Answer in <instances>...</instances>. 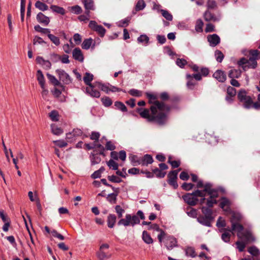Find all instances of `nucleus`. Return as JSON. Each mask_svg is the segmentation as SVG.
Here are the masks:
<instances>
[{"label": "nucleus", "instance_id": "1", "mask_svg": "<svg viewBox=\"0 0 260 260\" xmlns=\"http://www.w3.org/2000/svg\"><path fill=\"white\" fill-rule=\"evenodd\" d=\"M241 214L237 212H232V217L230 218L231 228L233 231H237V236L239 238H244L248 241H254L255 238L250 231L243 232V226L238 223L242 219Z\"/></svg>", "mask_w": 260, "mask_h": 260}, {"label": "nucleus", "instance_id": "2", "mask_svg": "<svg viewBox=\"0 0 260 260\" xmlns=\"http://www.w3.org/2000/svg\"><path fill=\"white\" fill-rule=\"evenodd\" d=\"M137 111L142 118L147 119L149 121H154L159 124H164L168 119V115L165 113L159 112L158 110H156L154 113L151 112V114L149 110L147 109L138 108Z\"/></svg>", "mask_w": 260, "mask_h": 260}, {"label": "nucleus", "instance_id": "3", "mask_svg": "<svg viewBox=\"0 0 260 260\" xmlns=\"http://www.w3.org/2000/svg\"><path fill=\"white\" fill-rule=\"evenodd\" d=\"M147 98L149 99V103L152 104L150 107L151 111L153 113L155 112L156 110H158L159 112H162L169 114L170 111V107L164 103L159 102L157 101V96L151 93L147 92L146 93Z\"/></svg>", "mask_w": 260, "mask_h": 260}, {"label": "nucleus", "instance_id": "4", "mask_svg": "<svg viewBox=\"0 0 260 260\" xmlns=\"http://www.w3.org/2000/svg\"><path fill=\"white\" fill-rule=\"evenodd\" d=\"M140 218L141 219H145L144 214L141 210H139L137 212V215L126 214L124 218H121L119 220L118 225H122L124 226H134L136 224H139L140 222Z\"/></svg>", "mask_w": 260, "mask_h": 260}, {"label": "nucleus", "instance_id": "5", "mask_svg": "<svg viewBox=\"0 0 260 260\" xmlns=\"http://www.w3.org/2000/svg\"><path fill=\"white\" fill-rule=\"evenodd\" d=\"M238 98L239 101L243 103L244 108L249 109L254 107L255 109H260V104L257 102L253 103L251 98L247 95L245 90H241L238 94Z\"/></svg>", "mask_w": 260, "mask_h": 260}, {"label": "nucleus", "instance_id": "6", "mask_svg": "<svg viewBox=\"0 0 260 260\" xmlns=\"http://www.w3.org/2000/svg\"><path fill=\"white\" fill-rule=\"evenodd\" d=\"M205 197V194L202 190H197L191 193H187L182 197L184 201L190 206L197 204L198 199L197 197Z\"/></svg>", "mask_w": 260, "mask_h": 260}, {"label": "nucleus", "instance_id": "7", "mask_svg": "<svg viewBox=\"0 0 260 260\" xmlns=\"http://www.w3.org/2000/svg\"><path fill=\"white\" fill-rule=\"evenodd\" d=\"M55 72L58 75L59 80L61 81L63 84L68 85L72 83V78L69 76V75L64 70L61 69H57L56 70Z\"/></svg>", "mask_w": 260, "mask_h": 260}, {"label": "nucleus", "instance_id": "8", "mask_svg": "<svg viewBox=\"0 0 260 260\" xmlns=\"http://www.w3.org/2000/svg\"><path fill=\"white\" fill-rule=\"evenodd\" d=\"M88 26L92 30L97 32L102 37H104L106 33L105 28L101 25H98L95 21H90Z\"/></svg>", "mask_w": 260, "mask_h": 260}, {"label": "nucleus", "instance_id": "9", "mask_svg": "<svg viewBox=\"0 0 260 260\" xmlns=\"http://www.w3.org/2000/svg\"><path fill=\"white\" fill-rule=\"evenodd\" d=\"M204 191L205 194V196L207 193L210 196V198L215 199L218 197V192L216 189L212 188V185L210 183H207L205 185L204 189L202 190Z\"/></svg>", "mask_w": 260, "mask_h": 260}, {"label": "nucleus", "instance_id": "10", "mask_svg": "<svg viewBox=\"0 0 260 260\" xmlns=\"http://www.w3.org/2000/svg\"><path fill=\"white\" fill-rule=\"evenodd\" d=\"M165 245L168 250H171L173 248L177 247V239L173 236L168 237L165 240Z\"/></svg>", "mask_w": 260, "mask_h": 260}, {"label": "nucleus", "instance_id": "11", "mask_svg": "<svg viewBox=\"0 0 260 260\" xmlns=\"http://www.w3.org/2000/svg\"><path fill=\"white\" fill-rule=\"evenodd\" d=\"M178 171L175 170L170 172L168 174V183L174 188H177L178 184L176 181Z\"/></svg>", "mask_w": 260, "mask_h": 260}, {"label": "nucleus", "instance_id": "12", "mask_svg": "<svg viewBox=\"0 0 260 260\" xmlns=\"http://www.w3.org/2000/svg\"><path fill=\"white\" fill-rule=\"evenodd\" d=\"M94 87H96L95 86L94 83L93 85L88 86L86 87V93L91 97L99 98L101 95L100 92L98 90L95 89Z\"/></svg>", "mask_w": 260, "mask_h": 260}, {"label": "nucleus", "instance_id": "13", "mask_svg": "<svg viewBox=\"0 0 260 260\" xmlns=\"http://www.w3.org/2000/svg\"><path fill=\"white\" fill-rule=\"evenodd\" d=\"M85 10V13L88 14L90 11H94L95 7L93 0H82Z\"/></svg>", "mask_w": 260, "mask_h": 260}, {"label": "nucleus", "instance_id": "14", "mask_svg": "<svg viewBox=\"0 0 260 260\" xmlns=\"http://www.w3.org/2000/svg\"><path fill=\"white\" fill-rule=\"evenodd\" d=\"M207 40L209 42L210 45L212 47L217 46L220 42L219 37L216 34L208 35L207 37Z\"/></svg>", "mask_w": 260, "mask_h": 260}, {"label": "nucleus", "instance_id": "15", "mask_svg": "<svg viewBox=\"0 0 260 260\" xmlns=\"http://www.w3.org/2000/svg\"><path fill=\"white\" fill-rule=\"evenodd\" d=\"M37 21L44 25L47 26L50 22L49 17L45 16L44 14L41 12L39 13L37 15Z\"/></svg>", "mask_w": 260, "mask_h": 260}, {"label": "nucleus", "instance_id": "16", "mask_svg": "<svg viewBox=\"0 0 260 260\" xmlns=\"http://www.w3.org/2000/svg\"><path fill=\"white\" fill-rule=\"evenodd\" d=\"M36 61L38 63L43 66L46 70H49L51 67V62L49 60H45L42 57H37Z\"/></svg>", "mask_w": 260, "mask_h": 260}, {"label": "nucleus", "instance_id": "17", "mask_svg": "<svg viewBox=\"0 0 260 260\" xmlns=\"http://www.w3.org/2000/svg\"><path fill=\"white\" fill-rule=\"evenodd\" d=\"M214 78L219 82H224L226 79V76L224 72L221 70L216 71L213 75Z\"/></svg>", "mask_w": 260, "mask_h": 260}, {"label": "nucleus", "instance_id": "18", "mask_svg": "<svg viewBox=\"0 0 260 260\" xmlns=\"http://www.w3.org/2000/svg\"><path fill=\"white\" fill-rule=\"evenodd\" d=\"M73 57L77 60L82 62L84 60L83 55L79 48H76L73 51Z\"/></svg>", "mask_w": 260, "mask_h": 260}, {"label": "nucleus", "instance_id": "19", "mask_svg": "<svg viewBox=\"0 0 260 260\" xmlns=\"http://www.w3.org/2000/svg\"><path fill=\"white\" fill-rule=\"evenodd\" d=\"M95 86L101 89V90L109 93L110 92V84L109 83L104 84L101 82H94Z\"/></svg>", "mask_w": 260, "mask_h": 260}, {"label": "nucleus", "instance_id": "20", "mask_svg": "<svg viewBox=\"0 0 260 260\" xmlns=\"http://www.w3.org/2000/svg\"><path fill=\"white\" fill-rule=\"evenodd\" d=\"M152 157L149 154H146L144 156L140 157V165L142 166H147L153 162Z\"/></svg>", "mask_w": 260, "mask_h": 260}, {"label": "nucleus", "instance_id": "21", "mask_svg": "<svg viewBox=\"0 0 260 260\" xmlns=\"http://www.w3.org/2000/svg\"><path fill=\"white\" fill-rule=\"evenodd\" d=\"M257 64L256 58H249V59L247 60V64L243 66V69L246 71L249 68L255 69L257 67Z\"/></svg>", "mask_w": 260, "mask_h": 260}, {"label": "nucleus", "instance_id": "22", "mask_svg": "<svg viewBox=\"0 0 260 260\" xmlns=\"http://www.w3.org/2000/svg\"><path fill=\"white\" fill-rule=\"evenodd\" d=\"M96 256L99 260H106L110 258L111 254L104 250H100L96 253Z\"/></svg>", "mask_w": 260, "mask_h": 260}, {"label": "nucleus", "instance_id": "23", "mask_svg": "<svg viewBox=\"0 0 260 260\" xmlns=\"http://www.w3.org/2000/svg\"><path fill=\"white\" fill-rule=\"evenodd\" d=\"M230 201L226 198L223 197L221 199L220 203V207L225 211L228 212L230 211Z\"/></svg>", "mask_w": 260, "mask_h": 260}, {"label": "nucleus", "instance_id": "24", "mask_svg": "<svg viewBox=\"0 0 260 260\" xmlns=\"http://www.w3.org/2000/svg\"><path fill=\"white\" fill-rule=\"evenodd\" d=\"M235 231H233L231 229H225L224 230V233L221 235L222 240L225 242H228L230 240L231 234L232 232L233 234Z\"/></svg>", "mask_w": 260, "mask_h": 260}, {"label": "nucleus", "instance_id": "25", "mask_svg": "<svg viewBox=\"0 0 260 260\" xmlns=\"http://www.w3.org/2000/svg\"><path fill=\"white\" fill-rule=\"evenodd\" d=\"M211 219L210 218L204 216H200L197 218V220L199 223L209 227L211 226Z\"/></svg>", "mask_w": 260, "mask_h": 260}, {"label": "nucleus", "instance_id": "26", "mask_svg": "<svg viewBox=\"0 0 260 260\" xmlns=\"http://www.w3.org/2000/svg\"><path fill=\"white\" fill-rule=\"evenodd\" d=\"M37 78L41 87H43L44 86H45V80L44 76L42 72L40 70L37 71Z\"/></svg>", "mask_w": 260, "mask_h": 260}, {"label": "nucleus", "instance_id": "27", "mask_svg": "<svg viewBox=\"0 0 260 260\" xmlns=\"http://www.w3.org/2000/svg\"><path fill=\"white\" fill-rule=\"evenodd\" d=\"M142 238L143 241L146 244H150L153 242V240L150 234L145 231L143 232Z\"/></svg>", "mask_w": 260, "mask_h": 260}, {"label": "nucleus", "instance_id": "28", "mask_svg": "<svg viewBox=\"0 0 260 260\" xmlns=\"http://www.w3.org/2000/svg\"><path fill=\"white\" fill-rule=\"evenodd\" d=\"M116 220V217L114 214H110L107 217L108 226L110 228H113Z\"/></svg>", "mask_w": 260, "mask_h": 260}, {"label": "nucleus", "instance_id": "29", "mask_svg": "<svg viewBox=\"0 0 260 260\" xmlns=\"http://www.w3.org/2000/svg\"><path fill=\"white\" fill-rule=\"evenodd\" d=\"M51 132L55 135L59 136L63 133V129L55 124L51 125Z\"/></svg>", "mask_w": 260, "mask_h": 260}, {"label": "nucleus", "instance_id": "30", "mask_svg": "<svg viewBox=\"0 0 260 260\" xmlns=\"http://www.w3.org/2000/svg\"><path fill=\"white\" fill-rule=\"evenodd\" d=\"M204 19L206 21H218V19L216 18L211 12L209 11H206L204 14Z\"/></svg>", "mask_w": 260, "mask_h": 260}, {"label": "nucleus", "instance_id": "31", "mask_svg": "<svg viewBox=\"0 0 260 260\" xmlns=\"http://www.w3.org/2000/svg\"><path fill=\"white\" fill-rule=\"evenodd\" d=\"M241 72L239 70L232 69L230 71L229 73V76L232 79L238 78L240 77Z\"/></svg>", "mask_w": 260, "mask_h": 260}, {"label": "nucleus", "instance_id": "32", "mask_svg": "<svg viewBox=\"0 0 260 260\" xmlns=\"http://www.w3.org/2000/svg\"><path fill=\"white\" fill-rule=\"evenodd\" d=\"M93 79V76L92 74L89 73H86L84 77H83V81L86 85L90 86L92 85L91 83V82L92 81Z\"/></svg>", "mask_w": 260, "mask_h": 260}, {"label": "nucleus", "instance_id": "33", "mask_svg": "<svg viewBox=\"0 0 260 260\" xmlns=\"http://www.w3.org/2000/svg\"><path fill=\"white\" fill-rule=\"evenodd\" d=\"M50 9L53 12H55L61 15H64L66 13L65 10L62 8L56 5H51Z\"/></svg>", "mask_w": 260, "mask_h": 260}, {"label": "nucleus", "instance_id": "34", "mask_svg": "<svg viewBox=\"0 0 260 260\" xmlns=\"http://www.w3.org/2000/svg\"><path fill=\"white\" fill-rule=\"evenodd\" d=\"M129 159L134 166L140 165V157L137 155H131L129 156Z\"/></svg>", "mask_w": 260, "mask_h": 260}, {"label": "nucleus", "instance_id": "35", "mask_svg": "<svg viewBox=\"0 0 260 260\" xmlns=\"http://www.w3.org/2000/svg\"><path fill=\"white\" fill-rule=\"evenodd\" d=\"M242 240H243L245 242H241V241H237L236 244L237 245V248L239 250V251L242 252L244 250L245 248L246 243L250 242V241H247L244 238H240Z\"/></svg>", "mask_w": 260, "mask_h": 260}, {"label": "nucleus", "instance_id": "36", "mask_svg": "<svg viewBox=\"0 0 260 260\" xmlns=\"http://www.w3.org/2000/svg\"><path fill=\"white\" fill-rule=\"evenodd\" d=\"M35 7L36 8L42 11H46L48 9V7L47 5L39 1L36 2Z\"/></svg>", "mask_w": 260, "mask_h": 260}, {"label": "nucleus", "instance_id": "37", "mask_svg": "<svg viewBox=\"0 0 260 260\" xmlns=\"http://www.w3.org/2000/svg\"><path fill=\"white\" fill-rule=\"evenodd\" d=\"M93 43V40L91 38L85 39L82 43V48L84 49L87 50L89 49Z\"/></svg>", "mask_w": 260, "mask_h": 260}, {"label": "nucleus", "instance_id": "38", "mask_svg": "<svg viewBox=\"0 0 260 260\" xmlns=\"http://www.w3.org/2000/svg\"><path fill=\"white\" fill-rule=\"evenodd\" d=\"M149 40V37L146 35H142L137 39V41L139 43H142L145 46L148 44Z\"/></svg>", "mask_w": 260, "mask_h": 260}, {"label": "nucleus", "instance_id": "39", "mask_svg": "<svg viewBox=\"0 0 260 260\" xmlns=\"http://www.w3.org/2000/svg\"><path fill=\"white\" fill-rule=\"evenodd\" d=\"M185 254L187 256L194 257L196 256L194 249L191 247H188L185 249Z\"/></svg>", "mask_w": 260, "mask_h": 260}, {"label": "nucleus", "instance_id": "40", "mask_svg": "<svg viewBox=\"0 0 260 260\" xmlns=\"http://www.w3.org/2000/svg\"><path fill=\"white\" fill-rule=\"evenodd\" d=\"M248 251L253 256H258L260 254V251L259 249L255 246L250 247Z\"/></svg>", "mask_w": 260, "mask_h": 260}, {"label": "nucleus", "instance_id": "41", "mask_svg": "<svg viewBox=\"0 0 260 260\" xmlns=\"http://www.w3.org/2000/svg\"><path fill=\"white\" fill-rule=\"evenodd\" d=\"M47 77L50 81V82L52 83L54 85L58 86L60 85V82L56 78V77L52 75L49 73H47Z\"/></svg>", "mask_w": 260, "mask_h": 260}, {"label": "nucleus", "instance_id": "42", "mask_svg": "<svg viewBox=\"0 0 260 260\" xmlns=\"http://www.w3.org/2000/svg\"><path fill=\"white\" fill-rule=\"evenodd\" d=\"M160 12H161L162 16L167 20L172 21L173 20V16L169 11L166 10L161 9L160 10Z\"/></svg>", "mask_w": 260, "mask_h": 260}, {"label": "nucleus", "instance_id": "43", "mask_svg": "<svg viewBox=\"0 0 260 260\" xmlns=\"http://www.w3.org/2000/svg\"><path fill=\"white\" fill-rule=\"evenodd\" d=\"M146 7V4L144 0H139L136 5L135 10L139 11L143 10Z\"/></svg>", "mask_w": 260, "mask_h": 260}, {"label": "nucleus", "instance_id": "44", "mask_svg": "<svg viewBox=\"0 0 260 260\" xmlns=\"http://www.w3.org/2000/svg\"><path fill=\"white\" fill-rule=\"evenodd\" d=\"M204 25V23L203 21L201 19H198L196 22L195 29L198 32H201L203 31V27Z\"/></svg>", "mask_w": 260, "mask_h": 260}, {"label": "nucleus", "instance_id": "45", "mask_svg": "<svg viewBox=\"0 0 260 260\" xmlns=\"http://www.w3.org/2000/svg\"><path fill=\"white\" fill-rule=\"evenodd\" d=\"M186 213L189 216L193 218L196 217L197 216V210L191 207L187 208Z\"/></svg>", "mask_w": 260, "mask_h": 260}, {"label": "nucleus", "instance_id": "46", "mask_svg": "<svg viewBox=\"0 0 260 260\" xmlns=\"http://www.w3.org/2000/svg\"><path fill=\"white\" fill-rule=\"evenodd\" d=\"M153 174L158 178H164L166 175V172H163L158 168H155L152 170Z\"/></svg>", "mask_w": 260, "mask_h": 260}, {"label": "nucleus", "instance_id": "47", "mask_svg": "<svg viewBox=\"0 0 260 260\" xmlns=\"http://www.w3.org/2000/svg\"><path fill=\"white\" fill-rule=\"evenodd\" d=\"M202 211L204 214H205V217L210 218L212 219V211L208 208L203 207L202 208Z\"/></svg>", "mask_w": 260, "mask_h": 260}, {"label": "nucleus", "instance_id": "48", "mask_svg": "<svg viewBox=\"0 0 260 260\" xmlns=\"http://www.w3.org/2000/svg\"><path fill=\"white\" fill-rule=\"evenodd\" d=\"M114 106L117 109L121 110L122 112H126L127 108L124 104L120 102H116L114 104Z\"/></svg>", "mask_w": 260, "mask_h": 260}, {"label": "nucleus", "instance_id": "49", "mask_svg": "<svg viewBox=\"0 0 260 260\" xmlns=\"http://www.w3.org/2000/svg\"><path fill=\"white\" fill-rule=\"evenodd\" d=\"M107 165L110 169L114 170H117L118 168V164L113 159H110L108 161Z\"/></svg>", "mask_w": 260, "mask_h": 260}, {"label": "nucleus", "instance_id": "50", "mask_svg": "<svg viewBox=\"0 0 260 260\" xmlns=\"http://www.w3.org/2000/svg\"><path fill=\"white\" fill-rule=\"evenodd\" d=\"M215 56L216 60L219 62H221L224 58L223 53L218 50L215 52Z\"/></svg>", "mask_w": 260, "mask_h": 260}, {"label": "nucleus", "instance_id": "51", "mask_svg": "<svg viewBox=\"0 0 260 260\" xmlns=\"http://www.w3.org/2000/svg\"><path fill=\"white\" fill-rule=\"evenodd\" d=\"M116 197L117 194L115 193H110L108 195L107 197V200L111 203V204H115L116 202Z\"/></svg>", "mask_w": 260, "mask_h": 260}, {"label": "nucleus", "instance_id": "52", "mask_svg": "<svg viewBox=\"0 0 260 260\" xmlns=\"http://www.w3.org/2000/svg\"><path fill=\"white\" fill-rule=\"evenodd\" d=\"M128 92L131 95L135 96L140 97L142 95V91L136 89H131Z\"/></svg>", "mask_w": 260, "mask_h": 260}, {"label": "nucleus", "instance_id": "53", "mask_svg": "<svg viewBox=\"0 0 260 260\" xmlns=\"http://www.w3.org/2000/svg\"><path fill=\"white\" fill-rule=\"evenodd\" d=\"M48 38L52 42V43H54L56 46H58L60 44L59 39L57 37H56L54 35L51 34L49 35Z\"/></svg>", "mask_w": 260, "mask_h": 260}, {"label": "nucleus", "instance_id": "54", "mask_svg": "<svg viewBox=\"0 0 260 260\" xmlns=\"http://www.w3.org/2000/svg\"><path fill=\"white\" fill-rule=\"evenodd\" d=\"M49 117L52 121H57L58 120V113L56 111H52L49 113Z\"/></svg>", "mask_w": 260, "mask_h": 260}, {"label": "nucleus", "instance_id": "55", "mask_svg": "<svg viewBox=\"0 0 260 260\" xmlns=\"http://www.w3.org/2000/svg\"><path fill=\"white\" fill-rule=\"evenodd\" d=\"M115 209L116 212L117 214L118 217L119 218H121L123 216V214L125 212L124 210L122 209L119 205L116 206Z\"/></svg>", "mask_w": 260, "mask_h": 260}, {"label": "nucleus", "instance_id": "56", "mask_svg": "<svg viewBox=\"0 0 260 260\" xmlns=\"http://www.w3.org/2000/svg\"><path fill=\"white\" fill-rule=\"evenodd\" d=\"M70 43L71 45L68 44H64L63 46V49L64 51V52L67 53H70L71 52L72 49L74 46L71 40H70Z\"/></svg>", "mask_w": 260, "mask_h": 260}, {"label": "nucleus", "instance_id": "57", "mask_svg": "<svg viewBox=\"0 0 260 260\" xmlns=\"http://www.w3.org/2000/svg\"><path fill=\"white\" fill-rule=\"evenodd\" d=\"M102 102L103 105L106 107H109L111 106L112 104L111 100L109 97L107 96L103 98L102 99Z\"/></svg>", "mask_w": 260, "mask_h": 260}, {"label": "nucleus", "instance_id": "58", "mask_svg": "<svg viewBox=\"0 0 260 260\" xmlns=\"http://www.w3.org/2000/svg\"><path fill=\"white\" fill-rule=\"evenodd\" d=\"M71 10L72 11V12L76 14H80L82 11L81 7L78 5H76L72 7Z\"/></svg>", "mask_w": 260, "mask_h": 260}, {"label": "nucleus", "instance_id": "59", "mask_svg": "<svg viewBox=\"0 0 260 260\" xmlns=\"http://www.w3.org/2000/svg\"><path fill=\"white\" fill-rule=\"evenodd\" d=\"M90 18V12H88V14H86L85 15H81L78 17V19L80 21H83L86 22Z\"/></svg>", "mask_w": 260, "mask_h": 260}, {"label": "nucleus", "instance_id": "60", "mask_svg": "<svg viewBox=\"0 0 260 260\" xmlns=\"http://www.w3.org/2000/svg\"><path fill=\"white\" fill-rule=\"evenodd\" d=\"M108 179L111 182H115V183H119L122 181V180L120 178H119L115 175L109 176L108 177Z\"/></svg>", "mask_w": 260, "mask_h": 260}, {"label": "nucleus", "instance_id": "61", "mask_svg": "<svg viewBox=\"0 0 260 260\" xmlns=\"http://www.w3.org/2000/svg\"><path fill=\"white\" fill-rule=\"evenodd\" d=\"M207 7L209 9H213L216 8L217 4L214 0H208L207 3Z\"/></svg>", "mask_w": 260, "mask_h": 260}, {"label": "nucleus", "instance_id": "62", "mask_svg": "<svg viewBox=\"0 0 260 260\" xmlns=\"http://www.w3.org/2000/svg\"><path fill=\"white\" fill-rule=\"evenodd\" d=\"M53 143L59 147H64L67 146V143L63 140L54 141Z\"/></svg>", "mask_w": 260, "mask_h": 260}, {"label": "nucleus", "instance_id": "63", "mask_svg": "<svg viewBox=\"0 0 260 260\" xmlns=\"http://www.w3.org/2000/svg\"><path fill=\"white\" fill-rule=\"evenodd\" d=\"M216 225L218 228L224 227L225 226V220L221 217H219L217 221Z\"/></svg>", "mask_w": 260, "mask_h": 260}, {"label": "nucleus", "instance_id": "64", "mask_svg": "<svg viewBox=\"0 0 260 260\" xmlns=\"http://www.w3.org/2000/svg\"><path fill=\"white\" fill-rule=\"evenodd\" d=\"M73 39L76 44L79 45L81 43L82 38L80 34L76 33L73 36Z\"/></svg>", "mask_w": 260, "mask_h": 260}]
</instances>
